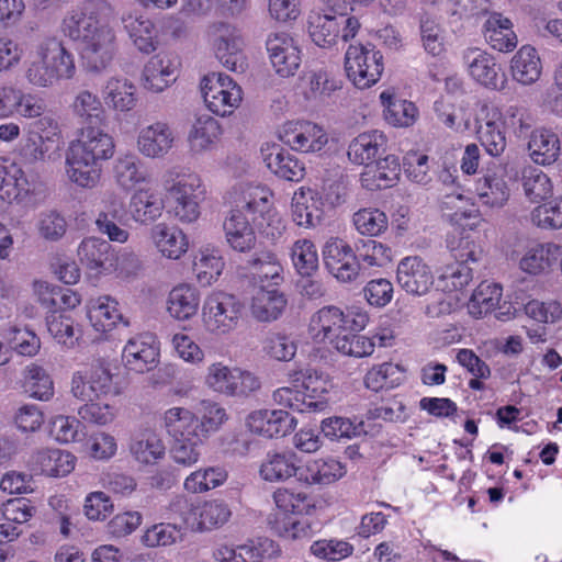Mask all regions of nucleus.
I'll list each match as a JSON object with an SVG mask.
<instances>
[{
  "instance_id": "1",
  "label": "nucleus",
  "mask_w": 562,
  "mask_h": 562,
  "mask_svg": "<svg viewBox=\"0 0 562 562\" xmlns=\"http://www.w3.org/2000/svg\"><path fill=\"white\" fill-rule=\"evenodd\" d=\"M72 106L80 119L81 138L71 142L67 149L66 172L77 186L93 188L100 180L103 162L114 155V140L101 128L104 110L94 94L81 91Z\"/></svg>"
},
{
  "instance_id": "2",
  "label": "nucleus",
  "mask_w": 562,
  "mask_h": 562,
  "mask_svg": "<svg viewBox=\"0 0 562 562\" xmlns=\"http://www.w3.org/2000/svg\"><path fill=\"white\" fill-rule=\"evenodd\" d=\"M104 5L102 0H89L79 16L72 15L64 21V33L79 42V54L83 68L90 72L106 69L116 53L113 30L101 23L91 8Z\"/></svg>"
},
{
  "instance_id": "3",
  "label": "nucleus",
  "mask_w": 562,
  "mask_h": 562,
  "mask_svg": "<svg viewBox=\"0 0 562 562\" xmlns=\"http://www.w3.org/2000/svg\"><path fill=\"white\" fill-rule=\"evenodd\" d=\"M384 69L383 55L374 45H350L345 54V70L355 86L370 88L381 77Z\"/></svg>"
},
{
  "instance_id": "4",
  "label": "nucleus",
  "mask_w": 562,
  "mask_h": 562,
  "mask_svg": "<svg viewBox=\"0 0 562 562\" xmlns=\"http://www.w3.org/2000/svg\"><path fill=\"white\" fill-rule=\"evenodd\" d=\"M244 308V303L237 296L224 292L213 293L203 303V323L212 333H228L237 326Z\"/></svg>"
},
{
  "instance_id": "5",
  "label": "nucleus",
  "mask_w": 562,
  "mask_h": 562,
  "mask_svg": "<svg viewBox=\"0 0 562 562\" xmlns=\"http://www.w3.org/2000/svg\"><path fill=\"white\" fill-rule=\"evenodd\" d=\"M326 270L340 282L364 279L367 267L358 261L353 248L340 238H331L323 247Z\"/></svg>"
},
{
  "instance_id": "6",
  "label": "nucleus",
  "mask_w": 562,
  "mask_h": 562,
  "mask_svg": "<svg viewBox=\"0 0 562 562\" xmlns=\"http://www.w3.org/2000/svg\"><path fill=\"white\" fill-rule=\"evenodd\" d=\"M203 190L198 175H188L178 179L168 190L167 199L172 201V210L181 222L192 223L200 215L199 200Z\"/></svg>"
},
{
  "instance_id": "7",
  "label": "nucleus",
  "mask_w": 562,
  "mask_h": 562,
  "mask_svg": "<svg viewBox=\"0 0 562 562\" xmlns=\"http://www.w3.org/2000/svg\"><path fill=\"white\" fill-rule=\"evenodd\" d=\"M168 418L177 420L176 429L178 432L181 428L187 434L198 431L200 436L209 437L212 432L218 430L220 426L227 419L226 412L216 403L209 404L204 414L199 417L189 409L182 407H172L168 409Z\"/></svg>"
},
{
  "instance_id": "8",
  "label": "nucleus",
  "mask_w": 562,
  "mask_h": 562,
  "mask_svg": "<svg viewBox=\"0 0 562 562\" xmlns=\"http://www.w3.org/2000/svg\"><path fill=\"white\" fill-rule=\"evenodd\" d=\"M122 358L131 371L144 373L155 369L159 363V341L156 335L143 333L130 338Z\"/></svg>"
},
{
  "instance_id": "9",
  "label": "nucleus",
  "mask_w": 562,
  "mask_h": 562,
  "mask_svg": "<svg viewBox=\"0 0 562 562\" xmlns=\"http://www.w3.org/2000/svg\"><path fill=\"white\" fill-rule=\"evenodd\" d=\"M294 148H284L272 143L262 145L260 153L263 162L280 179L299 182L305 176L304 162L293 153Z\"/></svg>"
},
{
  "instance_id": "10",
  "label": "nucleus",
  "mask_w": 562,
  "mask_h": 562,
  "mask_svg": "<svg viewBox=\"0 0 562 562\" xmlns=\"http://www.w3.org/2000/svg\"><path fill=\"white\" fill-rule=\"evenodd\" d=\"M469 237H461L459 257L461 261L449 265L441 274L437 277L436 289L442 292L461 291L473 278L472 269L467 265L469 260L475 262L479 260L481 250L469 247Z\"/></svg>"
},
{
  "instance_id": "11",
  "label": "nucleus",
  "mask_w": 562,
  "mask_h": 562,
  "mask_svg": "<svg viewBox=\"0 0 562 562\" xmlns=\"http://www.w3.org/2000/svg\"><path fill=\"white\" fill-rule=\"evenodd\" d=\"M246 425L251 432L271 439L291 434L297 420L284 409H258L247 416Z\"/></svg>"
},
{
  "instance_id": "12",
  "label": "nucleus",
  "mask_w": 562,
  "mask_h": 562,
  "mask_svg": "<svg viewBox=\"0 0 562 562\" xmlns=\"http://www.w3.org/2000/svg\"><path fill=\"white\" fill-rule=\"evenodd\" d=\"M71 393L82 401L106 400L119 394L113 384L112 374L101 366L91 370L89 376L75 373L71 381Z\"/></svg>"
},
{
  "instance_id": "13",
  "label": "nucleus",
  "mask_w": 562,
  "mask_h": 562,
  "mask_svg": "<svg viewBox=\"0 0 562 562\" xmlns=\"http://www.w3.org/2000/svg\"><path fill=\"white\" fill-rule=\"evenodd\" d=\"M463 59L475 81L490 89L505 88L506 75L493 56L479 48H471L464 54Z\"/></svg>"
},
{
  "instance_id": "14",
  "label": "nucleus",
  "mask_w": 562,
  "mask_h": 562,
  "mask_svg": "<svg viewBox=\"0 0 562 562\" xmlns=\"http://www.w3.org/2000/svg\"><path fill=\"white\" fill-rule=\"evenodd\" d=\"M266 48L279 76L286 78L295 74L301 64V52L290 35L281 33L269 36Z\"/></svg>"
},
{
  "instance_id": "15",
  "label": "nucleus",
  "mask_w": 562,
  "mask_h": 562,
  "mask_svg": "<svg viewBox=\"0 0 562 562\" xmlns=\"http://www.w3.org/2000/svg\"><path fill=\"white\" fill-rule=\"evenodd\" d=\"M77 252L81 265L94 276L113 272L115 250L109 241L98 237L85 238Z\"/></svg>"
},
{
  "instance_id": "16",
  "label": "nucleus",
  "mask_w": 562,
  "mask_h": 562,
  "mask_svg": "<svg viewBox=\"0 0 562 562\" xmlns=\"http://www.w3.org/2000/svg\"><path fill=\"white\" fill-rule=\"evenodd\" d=\"M396 279L403 290L414 295H423L432 284L436 285L430 268L417 256L401 260Z\"/></svg>"
},
{
  "instance_id": "17",
  "label": "nucleus",
  "mask_w": 562,
  "mask_h": 562,
  "mask_svg": "<svg viewBox=\"0 0 562 562\" xmlns=\"http://www.w3.org/2000/svg\"><path fill=\"white\" fill-rule=\"evenodd\" d=\"M225 240L229 248L239 254L256 249L257 236L243 210H231L223 223Z\"/></svg>"
},
{
  "instance_id": "18",
  "label": "nucleus",
  "mask_w": 562,
  "mask_h": 562,
  "mask_svg": "<svg viewBox=\"0 0 562 562\" xmlns=\"http://www.w3.org/2000/svg\"><path fill=\"white\" fill-rule=\"evenodd\" d=\"M288 306V295L281 288L259 285L252 296L250 311L255 319L262 323L278 321Z\"/></svg>"
},
{
  "instance_id": "19",
  "label": "nucleus",
  "mask_w": 562,
  "mask_h": 562,
  "mask_svg": "<svg viewBox=\"0 0 562 562\" xmlns=\"http://www.w3.org/2000/svg\"><path fill=\"white\" fill-rule=\"evenodd\" d=\"M165 424L168 434L175 439L170 449L175 462L182 465H192L195 463L201 454L200 447L206 437L200 436L198 431L187 434V431L181 428L178 432L173 431L172 428H177L176 424H178V422L173 420V418H168V411L165 414Z\"/></svg>"
},
{
  "instance_id": "20",
  "label": "nucleus",
  "mask_w": 562,
  "mask_h": 562,
  "mask_svg": "<svg viewBox=\"0 0 562 562\" xmlns=\"http://www.w3.org/2000/svg\"><path fill=\"white\" fill-rule=\"evenodd\" d=\"M527 148L532 161L542 166L555 164L560 155H562L558 134L544 126L537 127L532 131L528 139Z\"/></svg>"
},
{
  "instance_id": "21",
  "label": "nucleus",
  "mask_w": 562,
  "mask_h": 562,
  "mask_svg": "<svg viewBox=\"0 0 562 562\" xmlns=\"http://www.w3.org/2000/svg\"><path fill=\"white\" fill-rule=\"evenodd\" d=\"M386 150V137L376 130L364 132L355 137L348 146V158L352 164L364 165L373 162Z\"/></svg>"
},
{
  "instance_id": "22",
  "label": "nucleus",
  "mask_w": 562,
  "mask_h": 562,
  "mask_svg": "<svg viewBox=\"0 0 562 562\" xmlns=\"http://www.w3.org/2000/svg\"><path fill=\"white\" fill-rule=\"evenodd\" d=\"M122 24L135 47L143 54H150L159 44L155 24L142 14L122 16Z\"/></svg>"
},
{
  "instance_id": "23",
  "label": "nucleus",
  "mask_w": 562,
  "mask_h": 562,
  "mask_svg": "<svg viewBox=\"0 0 562 562\" xmlns=\"http://www.w3.org/2000/svg\"><path fill=\"white\" fill-rule=\"evenodd\" d=\"M176 79V67L165 54L153 56L142 72L143 87L153 92L164 91Z\"/></svg>"
},
{
  "instance_id": "24",
  "label": "nucleus",
  "mask_w": 562,
  "mask_h": 562,
  "mask_svg": "<svg viewBox=\"0 0 562 562\" xmlns=\"http://www.w3.org/2000/svg\"><path fill=\"white\" fill-rule=\"evenodd\" d=\"M346 474L345 465L333 458L308 461L299 471V481L307 485H328Z\"/></svg>"
},
{
  "instance_id": "25",
  "label": "nucleus",
  "mask_w": 562,
  "mask_h": 562,
  "mask_svg": "<svg viewBox=\"0 0 562 562\" xmlns=\"http://www.w3.org/2000/svg\"><path fill=\"white\" fill-rule=\"evenodd\" d=\"M201 93L205 105L215 115L225 116L232 113L231 110L238 105L239 94L236 97L226 89V83H214V76H204L200 83Z\"/></svg>"
},
{
  "instance_id": "26",
  "label": "nucleus",
  "mask_w": 562,
  "mask_h": 562,
  "mask_svg": "<svg viewBox=\"0 0 562 562\" xmlns=\"http://www.w3.org/2000/svg\"><path fill=\"white\" fill-rule=\"evenodd\" d=\"M172 142V133L169 126L157 122L140 132L137 145L143 155L156 158L167 154L171 148Z\"/></svg>"
},
{
  "instance_id": "27",
  "label": "nucleus",
  "mask_w": 562,
  "mask_h": 562,
  "mask_svg": "<svg viewBox=\"0 0 562 562\" xmlns=\"http://www.w3.org/2000/svg\"><path fill=\"white\" fill-rule=\"evenodd\" d=\"M541 61L535 47L524 45L510 60L513 79L528 86L536 82L541 75Z\"/></svg>"
},
{
  "instance_id": "28",
  "label": "nucleus",
  "mask_w": 562,
  "mask_h": 562,
  "mask_svg": "<svg viewBox=\"0 0 562 562\" xmlns=\"http://www.w3.org/2000/svg\"><path fill=\"white\" fill-rule=\"evenodd\" d=\"M561 255V246L554 243L537 244L524 255L520 268L529 274L537 276L555 265Z\"/></svg>"
},
{
  "instance_id": "29",
  "label": "nucleus",
  "mask_w": 562,
  "mask_h": 562,
  "mask_svg": "<svg viewBox=\"0 0 562 562\" xmlns=\"http://www.w3.org/2000/svg\"><path fill=\"white\" fill-rule=\"evenodd\" d=\"M57 138L53 136H41L37 132H29L21 140L18 154L25 164H35L52 159L53 155L59 151Z\"/></svg>"
},
{
  "instance_id": "30",
  "label": "nucleus",
  "mask_w": 562,
  "mask_h": 562,
  "mask_svg": "<svg viewBox=\"0 0 562 562\" xmlns=\"http://www.w3.org/2000/svg\"><path fill=\"white\" fill-rule=\"evenodd\" d=\"M168 312L171 317L186 321L196 314L200 304V293L189 284L175 286L168 296Z\"/></svg>"
},
{
  "instance_id": "31",
  "label": "nucleus",
  "mask_w": 562,
  "mask_h": 562,
  "mask_svg": "<svg viewBox=\"0 0 562 562\" xmlns=\"http://www.w3.org/2000/svg\"><path fill=\"white\" fill-rule=\"evenodd\" d=\"M119 303L110 296L99 297L97 304L89 307L87 317L97 331H111L119 322L128 326V321L117 310Z\"/></svg>"
},
{
  "instance_id": "32",
  "label": "nucleus",
  "mask_w": 562,
  "mask_h": 562,
  "mask_svg": "<svg viewBox=\"0 0 562 562\" xmlns=\"http://www.w3.org/2000/svg\"><path fill=\"white\" fill-rule=\"evenodd\" d=\"M151 238L158 250L169 259H178L188 248L187 237L181 229L164 223L151 228Z\"/></svg>"
},
{
  "instance_id": "33",
  "label": "nucleus",
  "mask_w": 562,
  "mask_h": 562,
  "mask_svg": "<svg viewBox=\"0 0 562 562\" xmlns=\"http://www.w3.org/2000/svg\"><path fill=\"white\" fill-rule=\"evenodd\" d=\"M338 14L315 13L308 18V33L312 41L319 47H329L337 44L340 37Z\"/></svg>"
},
{
  "instance_id": "34",
  "label": "nucleus",
  "mask_w": 562,
  "mask_h": 562,
  "mask_svg": "<svg viewBox=\"0 0 562 562\" xmlns=\"http://www.w3.org/2000/svg\"><path fill=\"white\" fill-rule=\"evenodd\" d=\"M76 457L59 449H43L36 452L35 462L42 473L52 477H63L75 469Z\"/></svg>"
},
{
  "instance_id": "35",
  "label": "nucleus",
  "mask_w": 562,
  "mask_h": 562,
  "mask_svg": "<svg viewBox=\"0 0 562 562\" xmlns=\"http://www.w3.org/2000/svg\"><path fill=\"white\" fill-rule=\"evenodd\" d=\"M454 201L463 202L464 196L462 194H448L442 201V210H453L450 213H443L447 221L451 225L459 227L462 231L461 234L465 231L476 229L482 222L479 209H476L474 204H472L471 207H454L452 206Z\"/></svg>"
},
{
  "instance_id": "36",
  "label": "nucleus",
  "mask_w": 562,
  "mask_h": 562,
  "mask_svg": "<svg viewBox=\"0 0 562 562\" xmlns=\"http://www.w3.org/2000/svg\"><path fill=\"white\" fill-rule=\"evenodd\" d=\"M40 55L45 58V63L53 70L56 69L60 79H69L76 71L75 59L70 52L66 49L64 44L58 41H48L40 47Z\"/></svg>"
},
{
  "instance_id": "37",
  "label": "nucleus",
  "mask_w": 562,
  "mask_h": 562,
  "mask_svg": "<svg viewBox=\"0 0 562 562\" xmlns=\"http://www.w3.org/2000/svg\"><path fill=\"white\" fill-rule=\"evenodd\" d=\"M247 267L256 271L260 285H270V288H280L283 283V268L277 261L276 255L272 252L255 251L247 260Z\"/></svg>"
},
{
  "instance_id": "38",
  "label": "nucleus",
  "mask_w": 562,
  "mask_h": 562,
  "mask_svg": "<svg viewBox=\"0 0 562 562\" xmlns=\"http://www.w3.org/2000/svg\"><path fill=\"white\" fill-rule=\"evenodd\" d=\"M165 207L162 199L147 190L135 192L130 202V212L136 222L149 224L158 218Z\"/></svg>"
},
{
  "instance_id": "39",
  "label": "nucleus",
  "mask_w": 562,
  "mask_h": 562,
  "mask_svg": "<svg viewBox=\"0 0 562 562\" xmlns=\"http://www.w3.org/2000/svg\"><path fill=\"white\" fill-rule=\"evenodd\" d=\"M294 453H274L260 467V475L265 481H284L291 476L299 481V471L303 465H295Z\"/></svg>"
},
{
  "instance_id": "40",
  "label": "nucleus",
  "mask_w": 562,
  "mask_h": 562,
  "mask_svg": "<svg viewBox=\"0 0 562 562\" xmlns=\"http://www.w3.org/2000/svg\"><path fill=\"white\" fill-rule=\"evenodd\" d=\"M326 385L327 381L323 371L311 368L305 370L302 386L306 400L310 398V401H307L308 411H323L327 406L328 400L326 394L328 390Z\"/></svg>"
},
{
  "instance_id": "41",
  "label": "nucleus",
  "mask_w": 562,
  "mask_h": 562,
  "mask_svg": "<svg viewBox=\"0 0 562 562\" xmlns=\"http://www.w3.org/2000/svg\"><path fill=\"white\" fill-rule=\"evenodd\" d=\"M194 516L198 519L199 530H211L227 522L232 516V510L224 499L215 498L205 501L196 507Z\"/></svg>"
},
{
  "instance_id": "42",
  "label": "nucleus",
  "mask_w": 562,
  "mask_h": 562,
  "mask_svg": "<svg viewBox=\"0 0 562 562\" xmlns=\"http://www.w3.org/2000/svg\"><path fill=\"white\" fill-rule=\"evenodd\" d=\"M131 452L138 462L150 464L165 456V446L161 439L151 430H146L133 439Z\"/></svg>"
},
{
  "instance_id": "43",
  "label": "nucleus",
  "mask_w": 562,
  "mask_h": 562,
  "mask_svg": "<svg viewBox=\"0 0 562 562\" xmlns=\"http://www.w3.org/2000/svg\"><path fill=\"white\" fill-rule=\"evenodd\" d=\"M503 289L497 283L482 282L472 293L470 299V312L473 315H486L499 306Z\"/></svg>"
},
{
  "instance_id": "44",
  "label": "nucleus",
  "mask_w": 562,
  "mask_h": 562,
  "mask_svg": "<svg viewBox=\"0 0 562 562\" xmlns=\"http://www.w3.org/2000/svg\"><path fill=\"white\" fill-rule=\"evenodd\" d=\"M222 133L218 121L203 114L200 115L189 134L191 150L199 153L206 149Z\"/></svg>"
},
{
  "instance_id": "45",
  "label": "nucleus",
  "mask_w": 562,
  "mask_h": 562,
  "mask_svg": "<svg viewBox=\"0 0 562 562\" xmlns=\"http://www.w3.org/2000/svg\"><path fill=\"white\" fill-rule=\"evenodd\" d=\"M136 87L127 81L112 79L108 82L104 90V100L109 106L125 112L132 110L136 105Z\"/></svg>"
},
{
  "instance_id": "46",
  "label": "nucleus",
  "mask_w": 562,
  "mask_h": 562,
  "mask_svg": "<svg viewBox=\"0 0 562 562\" xmlns=\"http://www.w3.org/2000/svg\"><path fill=\"white\" fill-rule=\"evenodd\" d=\"M445 31L436 19L427 13L419 18V34L426 53L436 57L445 52Z\"/></svg>"
},
{
  "instance_id": "47",
  "label": "nucleus",
  "mask_w": 562,
  "mask_h": 562,
  "mask_svg": "<svg viewBox=\"0 0 562 562\" xmlns=\"http://www.w3.org/2000/svg\"><path fill=\"white\" fill-rule=\"evenodd\" d=\"M291 258L300 276L311 277L318 273V255L313 241L308 239L295 241L292 247Z\"/></svg>"
},
{
  "instance_id": "48",
  "label": "nucleus",
  "mask_w": 562,
  "mask_h": 562,
  "mask_svg": "<svg viewBox=\"0 0 562 562\" xmlns=\"http://www.w3.org/2000/svg\"><path fill=\"white\" fill-rule=\"evenodd\" d=\"M345 313L335 305L324 306L318 310L311 319L312 328L323 333V339L327 340L337 333L344 331Z\"/></svg>"
},
{
  "instance_id": "49",
  "label": "nucleus",
  "mask_w": 562,
  "mask_h": 562,
  "mask_svg": "<svg viewBox=\"0 0 562 562\" xmlns=\"http://www.w3.org/2000/svg\"><path fill=\"white\" fill-rule=\"evenodd\" d=\"M322 438L329 440L351 439L361 434H367L363 429V423L353 424L349 418L339 416L328 417L322 420L319 429Z\"/></svg>"
},
{
  "instance_id": "50",
  "label": "nucleus",
  "mask_w": 562,
  "mask_h": 562,
  "mask_svg": "<svg viewBox=\"0 0 562 562\" xmlns=\"http://www.w3.org/2000/svg\"><path fill=\"white\" fill-rule=\"evenodd\" d=\"M483 182L479 196L483 202L491 206H503L509 198V189L503 176L493 173H485L479 179V184Z\"/></svg>"
},
{
  "instance_id": "51",
  "label": "nucleus",
  "mask_w": 562,
  "mask_h": 562,
  "mask_svg": "<svg viewBox=\"0 0 562 562\" xmlns=\"http://www.w3.org/2000/svg\"><path fill=\"white\" fill-rule=\"evenodd\" d=\"M85 429L82 422L75 416L58 415L50 425L52 436L61 443L82 441L87 436Z\"/></svg>"
},
{
  "instance_id": "52",
  "label": "nucleus",
  "mask_w": 562,
  "mask_h": 562,
  "mask_svg": "<svg viewBox=\"0 0 562 562\" xmlns=\"http://www.w3.org/2000/svg\"><path fill=\"white\" fill-rule=\"evenodd\" d=\"M23 387L30 396L40 401H47L54 394L53 381L45 369L40 366L29 368L24 378Z\"/></svg>"
},
{
  "instance_id": "53",
  "label": "nucleus",
  "mask_w": 562,
  "mask_h": 562,
  "mask_svg": "<svg viewBox=\"0 0 562 562\" xmlns=\"http://www.w3.org/2000/svg\"><path fill=\"white\" fill-rule=\"evenodd\" d=\"M262 350L274 360L290 361L296 353V344L285 334L268 331L262 339Z\"/></svg>"
},
{
  "instance_id": "54",
  "label": "nucleus",
  "mask_w": 562,
  "mask_h": 562,
  "mask_svg": "<svg viewBox=\"0 0 562 562\" xmlns=\"http://www.w3.org/2000/svg\"><path fill=\"white\" fill-rule=\"evenodd\" d=\"M531 222L542 229L562 228V195L535 207Z\"/></svg>"
},
{
  "instance_id": "55",
  "label": "nucleus",
  "mask_w": 562,
  "mask_h": 562,
  "mask_svg": "<svg viewBox=\"0 0 562 562\" xmlns=\"http://www.w3.org/2000/svg\"><path fill=\"white\" fill-rule=\"evenodd\" d=\"M227 479V472L222 468H207L191 473L184 481V487L192 493H201L215 488Z\"/></svg>"
},
{
  "instance_id": "56",
  "label": "nucleus",
  "mask_w": 562,
  "mask_h": 562,
  "mask_svg": "<svg viewBox=\"0 0 562 562\" xmlns=\"http://www.w3.org/2000/svg\"><path fill=\"white\" fill-rule=\"evenodd\" d=\"M476 135L480 144L492 157L499 156L506 148L505 133L502 125L495 121L488 120L484 124H480L476 130Z\"/></svg>"
},
{
  "instance_id": "57",
  "label": "nucleus",
  "mask_w": 562,
  "mask_h": 562,
  "mask_svg": "<svg viewBox=\"0 0 562 562\" xmlns=\"http://www.w3.org/2000/svg\"><path fill=\"white\" fill-rule=\"evenodd\" d=\"M353 224L361 235L373 237L387 228V217L379 209H362L353 214Z\"/></svg>"
},
{
  "instance_id": "58",
  "label": "nucleus",
  "mask_w": 562,
  "mask_h": 562,
  "mask_svg": "<svg viewBox=\"0 0 562 562\" xmlns=\"http://www.w3.org/2000/svg\"><path fill=\"white\" fill-rule=\"evenodd\" d=\"M522 188L526 196L538 202L551 194L552 186L550 179L542 171L537 169L525 170L522 173Z\"/></svg>"
},
{
  "instance_id": "59",
  "label": "nucleus",
  "mask_w": 562,
  "mask_h": 562,
  "mask_svg": "<svg viewBox=\"0 0 562 562\" xmlns=\"http://www.w3.org/2000/svg\"><path fill=\"white\" fill-rule=\"evenodd\" d=\"M55 314L53 313L46 318L48 331L57 342L63 344L67 348H72L78 340L75 337L74 321L70 316L63 313L59 315Z\"/></svg>"
},
{
  "instance_id": "60",
  "label": "nucleus",
  "mask_w": 562,
  "mask_h": 562,
  "mask_svg": "<svg viewBox=\"0 0 562 562\" xmlns=\"http://www.w3.org/2000/svg\"><path fill=\"white\" fill-rule=\"evenodd\" d=\"M507 124L518 138H530L536 128L535 115L524 106H509L507 109Z\"/></svg>"
},
{
  "instance_id": "61",
  "label": "nucleus",
  "mask_w": 562,
  "mask_h": 562,
  "mask_svg": "<svg viewBox=\"0 0 562 562\" xmlns=\"http://www.w3.org/2000/svg\"><path fill=\"white\" fill-rule=\"evenodd\" d=\"M78 415L83 422L106 425L114 419L113 407L105 400L88 401L85 405L79 407Z\"/></svg>"
},
{
  "instance_id": "62",
  "label": "nucleus",
  "mask_w": 562,
  "mask_h": 562,
  "mask_svg": "<svg viewBox=\"0 0 562 562\" xmlns=\"http://www.w3.org/2000/svg\"><path fill=\"white\" fill-rule=\"evenodd\" d=\"M353 547L344 540H318L311 546V552L327 561H338L349 557Z\"/></svg>"
},
{
  "instance_id": "63",
  "label": "nucleus",
  "mask_w": 562,
  "mask_h": 562,
  "mask_svg": "<svg viewBox=\"0 0 562 562\" xmlns=\"http://www.w3.org/2000/svg\"><path fill=\"white\" fill-rule=\"evenodd\" d=\"M214 48L218 61L228 70L235 71L241 57L239 41L235 37L220 36L215 41Z\"/></svg>"
},
{
  "instance_id": "64",
  "label": "nucleus",
  "mask_w": 562,
  "mask_h": 562,
  "mask_svg": "<svg viewBox=\"0 0 562 562\" xmlns=\"http://www.w3.org/2000/svg\"><path fill=\"white\" fill-rule=\"evenodd\" d=\"M260 554L255 544H243L237 548L222 547L214 557L218 562H260Z\"/></svg>"
}]
</instances>
